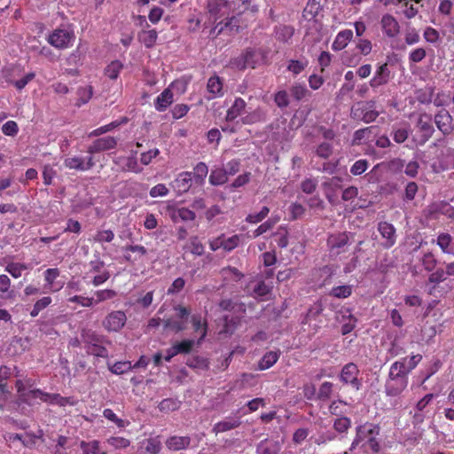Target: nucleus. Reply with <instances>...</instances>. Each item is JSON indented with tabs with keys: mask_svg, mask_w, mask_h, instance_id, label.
I'll return each mask as SVG.
<instances>
[{
	"mask_svg": "<svg viewBox=\"0 0 454 454\" xmlns=\"http://www.w3.org/2000/svg\"><path fill=\"white\" fill-rule=\"evenodd\" d=\"M32 398H38L43 403L49 404H57L61 407H65L67 405L74 406L77 403V401H75L73 397H65L61 396L59 394L47 393L40 388L29 390L27 394L22 395V402L27 405H32Z\"/></svg>",
	"mask_w": 454,
	"mask_h": 454,
	"instance_id": "nucleus-1",
	"label": "nucleus"
},
{
	"mask_svg": "<svg viewBox=\"0 0 454 454\" xmlns=\"http://www.w3.org/2000/svg\"><path fill=\"white\" fill-rule=\"evenodd\" d=\"M380 112L375 110V101H359L354 104L350 110V117L353 120L361 121L365 123L374 121Z\"/></svg>",
	"mask_w": 454,
	"mask_h": 454,
	"instance_id": "nucleus-2",
	"label": "nucleus"
},
{
	"mask_svg": "<svg viewBox=\"0 0 454 454\" xmlns=\"http://www.w3.org/2000/svg\"><path fill=\"white\" fill-rule=\"evenodd\" d=\"M350 233L347 231H337L330 233L326 239V246L329 254L337 257L348 250Z\"/></svg>",
	"mask_w": 454,
	"mask_h": 454,
	"instance_id": "nucleus-3",
	"label": "nucleus"
},
{
	"mask_svg": "<svg viewBox=\"0 0 454 454\" xmlns=\"http://www.w3.org/2000/svg\"><path fill=\"white\" fill-rule=\"evenodd\" d=\"M242 242V235L234 234L228 237L225 233L210 239L208 246L211 251L215 252L218 249H223L226 253H230L237 248Z\"/></svg>",
	"mask_w": 454,
	"mask_h": 454,
	"instance_id": "nucleus-4",
	"label": "nucleus"
},
{
	"mask_svg": "<svg viewBox=\"0 0 454 454\" xmlns=\"http://www.w3.org/2000/svg\"><path fill=\"white\" fill-rule=\"evenodd\" d=\"M127 323L126 313L122 310L109 312L102 321L104 329L109 333L120 332Z\"/></svg>",
	"mask_w": 454,
	"mask_h": 454,
	"instance_id": "nucleus-5",
	"label": "nucleus"
},
{
	"mask_svg": "<svg viewBox=\"0 0 454 454\" xmlns=\"http://www.w3.org/2000/svg\"><path fill=\"white\" fill-rule=\"evenodd\" d=\"M380 427L377 424L364 423L356 427V436L351 442L348 449L349 451H353L361 442H366L370 436L373 434H380Z\"/></svg>",
	"mask_w": 454,
	"mask_h": 454,
	"instance_id": "nucleus-6",
	"label": "nucleus"
},
{
	"mask_svg": "<svg viewBox=\"0 0 454 454\" xmlns=\"http://www.w3.org/2000/svg\"><path fill=\"white\" fill-rule=\"evenodd\" d=\"M75 35L74 32L66 29H55L48 38L51 45L57 49H67L72 46Z\"/></svg>",
	"mask_w": 454,
	"mask_h": 454,
	"instance_id": "nucleus-7",
	"label": "nucleus"
},
{
	"mask_svg": "<svg viewBox=\"0 0 454 454\" xmlns=\"http://www.w3.org/2000/svg\"><path fill=\"white\" fill-rule=\"evenodd\" d=\"M359 369L354 363L345 364L340 372V380L344 384H349L353 388L358 390L361 387V380L358 379Z\"/></svg>",
	"mask_w": 454,
	"mask_h": 454,
	"instance_id": "nucleus-8",
	"label": "nucleus"
},
{
	"mask_svg": "<svg viewBox=\"0 0 454 454\" xmlns=\"http://www.w3.org/2000/svg\"><path fill=\"white\" fill-rule=\"evenodd\" d=\"M432 121V116L428 114H420L419 116L417 127L421 133L419 142L421 145H424L427 141H428L434 132Z\"/></svg>",
	"mask_w": 454,
	"mask_h": 454,
	"instance_id": "nucleus-9",
	"label": "nucleus"
},
{
	"mask_svg": "<svg viewBox=\"0 0 454 454\" xmlns=\"http://www.w3.org/2000/svg\"><path fill=\"white\" fill-rule=\"evenodd\" d=\"M207 8L210 15L215 18V20L231 12V4L229 0H208Z\"/></svg>",
	"mask_w": 454,
	"mask_h": 454,
	"instance_id": "nucleus-10",
	"label": "nucleus"
},
{
	"mask_svg": "<svg viewBox=\"0 0 454 454\" xmlns=\"http://www.w3.org/2000/svg\"><path fill=\"white\" fill-rule=\"evenodd\" d=\"M452 116L446 109H441L434 118V121L437 129L444 135L448 136L452 133L454 127L452 124Z\"/></svg>",
	"mask_w": 454,
	"mask_h": 454,
	"instance_id": "nucleus-11",
	"label": "nucleus"
},
{
	"mask_svg": "<svg viewBox=\"0 0 454 454\" xmlns=\"http://www.w3.org/2000/svg\"><path fill=\"white\" fill-rule=\"evenodd\" d=\"M232 14L233 15L231 17L226 18L225 21H219L213 28L212 33L215 34V35H219L223 32L228 34L239 32L240 29L239 19L236 16V14Z\"/></svg>",
	"mask_w": 454,
	"mask_h": 454,
	"instance_id": "nucleus-12",
	"label": "nucleus"
},
{
	"mask_svg": "<svg viewBox=\"0 0 454 454\" xmlns=\"http://www.w3.org/2000/svg\"><path fill=\"white\" fill-rule=\"evenodd\" d=\"M377 229L384 239L382 243L383 247L387 249L392 247L396 241L395 228L394 225L382 221L378 223Z\"/></svg>",
	"mask_w": 454,
	"mask_h": 454,
	"instance_id": "nucleus-13",
	"label": "nucleus"
},
{
	"mask_svg": "<svg viewBox=\"0 0 454 454\" xmlns=\"http://www.w3.org/2000/svg\"><path fill=\"white\" fill-rule=\"evenodd\" d=\"M407 386L408 380H396L395 377L388 375L385 385V392L388 396H398L404 391Z\"/></svg>",
	"mask_w": 454,
	"mask_h": 454,
	"instance_id": "nucleus-14",
	"label": "nucleus"
},
{
	"mask_svg": "<svg viewBox=\"0 0 454 454\" xmlns=\"http://www.w3.org/2000/svg\"><path fill=\"white\" fill-rule=\"evenodd\" d=\"M117 145V139L114 137L108 136L102 138L96 139L89 147L87 152L90 154L107 151L115 148Z\"/></svg>",
	"mask_w": 454,
	"mask_h": 454,
	"instance_id": "nucleus-15",
	"label": "nucleus"
},
{
	"mask_svg": "<svg viewBox=\"0 0 454 454\" xmlns=\"http://www.w3.org/2000/svg\"><path fill=\"white\" fill-rule=\"evenodd\" d=\"M390 80V70L387 63L380 65L373 77L370 80V86L373 89L387 84Z\"/></svg>",
	"mask_w": 454,
	"mask_h": 454,
	"instance_id": "nucleus-16",
	"label": "nucleus"
},
{
	"mask_svg": "<svg viewBox=\"0 0 454 454\" xmlns=\"http://www.w3.org/2000/svg\"><path fill=\"white\" fill-rule=\"evenodd\" d=\"M380 26L385 35L389 38L395 37L400 32L398 21L390 14H385L382 16Z\"/></svg>",
	"mask_w": 454,
	"mask_h": 454,
	"instance_id": "nucleus-17",
	"label": "nucleus"
},
{
	"mask_svg": "<svg viewBox=\"0 0 454 454\" xmlns=\"http://www.w3.org/2000/svg\"><path fill=\"white\" fill-rule=\"evenodd\" d=\"M192 173L189 171L180 173L172 183V187L178 194L185 193L192 186Z\"/></svg>",
	"mask_w": 454,
	"mask_h": 454,
	"instance_id": "nucleus-18",
	"label": "nucleus"
},
{
	"mask_svg": "<svg viewBox=\"0 0 454 454\" xmlns=\"http://www.w3.org/2000/svg\"><path fill=\"white\" fill-rule=\"evenodd\" d=\"M191 443V438L189 436H178L173 435L168 437L166 442V447L173 451H178L185 450Z\"/></svg>",
	"mask_w": 454,
	"mask_h": 454,
	"instance_id": "nucleus-19",
	"label": "nucleus"
},
{
	"mask_svg": "<svg viewBox=\"0 0 454 454\" xmlns=\"http://www.w3.org/2000/svg\"><path fill=\"white\" fill-rule=\"evenodd\" d=\"M352 39L353 31L351 29L341 30L337 34L332 44V49L335 51H341L348 46V44L351 42Z\"/></svg>",
	"mask_w": 454,
	"mask_h": 454,
	"instance_id": "nucleus-20",
	"label": "nucleus"
},
{
	"mask_svg": "<svg viewBox=\"0 0 454 454\" xmlns=\"http://www.w3.org/2000/svg\"><path fill=\"white\" fill-rule=\"evenodd\" d=\"M174 95L169 88L165 89L154 100V107L158 112H164L173 103Z\"/></svg>",
	"mask_w": 454,
	"mask_h": 454,
	"instance_id": "nucleus-21",
	"label": "nucleus"
},
{
	"mask_svg": "<svg viewBox=\"0 0 454 454\" xmlns=\"http://www.w3.org/2000/svg\"><path fill=\"white\" fill-rule=\"evenodd\" d=\"M267 113L262 107H257L254 110L247 113L242 116L241 122L243 124L251 125L258 122H263L266 121Z\"/></svg>",
	"mask_w": 454,
	"mask_h": 454,
	"instance_id": "nucleus-22",
	"label": "nucleus"
},
{
	"mask_svg": "<svg viewBox=\"0 0 454 454\" xmlns=\"http://www.w3.org/2000/svg\"><path fill=\"white\" fill-rule=\"evenodd\" d=\"M207 90L211 95L210 98H215L223 95V84L218 75L211 76L207 83Z\"/></svg>",
	"mask_w": 454,
	"mask_h": 454,
	"instance_id": "nucleus-23",
	"label": "nucleus"
},
{
	"mask_svg": "<svg viewBox=\"0 0 454 454\" xmlns=\"http://www.w3.org/2000/svg\"><path fill=\"white\" fill-rule=\"evenodd\" d=\"M247 103L242 98H236L233 104L227 110L226 121H232L240 116L246 109Z\"/></svg>",
	"mask_w": 454,
	"mask_h": 454,
	"instance_id": "nucleus-24",
	"label": "nucleus"
},
{
	"mask_svg": "<svg viewBox=\"0 0 454 454\" xmlns=\"http://www.w3.org/2000/svg\"><path fill=\"white\" fill-rule=\"evenodd\" d=\"M121 168L124 172L141 173L143 168L139 166L137 159L135 155L129 157H120L118 159Z\"/></svg>",
	"mask_w": 454,
	"mask_h": 454,
	"instance_id": "nucleus-25",
	"label": "nucleus"
},
{
	"mask_svg": "<svg viewBox=\"0 0 454 454\" xmlns=\"http://www.w3.org/2000/svg\"><path fill=\"white\" fill-rule=\"evenodd\" d=\"M241 424L239 418H226L225 419L215 423L213 427L215 434L223 433L237 428Z\"/></svg>",
	"mask_w": 454,
	"mask_h": 454,
	"instance_id": "nucleus-26",
	"label": "nucleus"
},
{
	"mask_svg": "<svg viewBox=\"0 0 454 454\" xmlns=\"http://www.w3.org/2000/svg\"><path fill=\"white\" fill-rule=\"evenodd\" d=\"M280 351H269L258 362V369L261 371L267 370L272 367L278 360Z\"/></svg>",
	"mask_w": 454,
	"mask_h": 454,
	"instance_id": "nucleus-27",
	"label": "nucleus"
},
{
	"mask_svg": "<svg viewBox=\"0 0 454 454\" xmlns=\"http://www.w3.org/2000/svg\"><path fill=\"white\" fill-rule=\"evenodd\" d=\"M158 34L155 29L143 30L138 34V40L146 48H152L156 43Z\"/></svg>",
	"mask_w": 454,
	"mask_h": 454,
	"instance_id": "nucleus-28",
	"label": "nucleus"
},
{
	"mask_svg": "<svg viewBox=\"0 0 454 454\" xmlns=\"http://www.w3.org/2000/svg\"><path fill=\"white\" fill-rule=\"evenodd\" d=\"M409 373L403 362L395 361L391 364L388 375L395 377L396 380H408Z\"/></svg>",
	"mask_w": 454,
	"mask_h": 454,
	"instance_id": "nucleus-29",
	"label": "nucleus"
},
{
	"mask_svg": "<svg viewBox=\"0 0 454 454\" xmlns=\"http://www.w3.org/2000/svg\"><path fill=\"white\" fill-rule=\"evenodd\" d=\"M452 239L453 238L450 234L442 232L438 235L436 244L439 246L442 253L453 254L451 247Z\"/></svg>",
	"mask_w": 454,
	"mask_h": 454,
	"instance_id": "nucleus-30",
	"label": "nucleus"
},
{
	"mask_svg": "<svg viewBox=\"0 0 454 454\" xmlns=\"http://www.w3.org/2000/svg\"><path fill=\"white\" fill-rule=\"evenodd\" d=\"M106 443L114 450H121L130 445V441L122 436H110L106 439Z\"/></svg>",
	"mask_w": 454,
	"mask_h": 454,
	"instance_id": "nucleus-31",
	"label": "nucleus"
},
{
	"mask_svg": "<svg viewBox=\"0 0 454 454\" xmlns=\"http://www.w3.org/2000/svg\"><path fill=\"white\" fill-rule=\"evenodd\" d=\"M23 71V67H20V65L18 64H11L9 66H5L2 69V74L3 77L5 79V81L9 83H13L14 80L12 77L15 74H20Z\"/></svg>",
	"mask_w": 454,
	"mask_h": 454,
	"instance_id": "nucleus-32",
	"label": "nucleus"
},
{
	"mask_svg": "<svg viewBox=\"0 0 454 454\" xmlns=\"http://www.w3.org/2000/svg\"><path fill=\"white\" fill-rule=\"evenodd\" d=\"M351 419L345 416H340L334 419L333 429L340 434H347L348 429L351 427Z\"/></svg>",
	"mask_w": 454,
	"mask_h": 454,
	"instance_id": "nucleus-33",
	"label": "nucleus"
},
{
	"mask_svg": "<svg viewBox=\"0 0 454 454\" xmlns=\"http://www.w3.org/2000/svg\"><path fill=\"white\" fill-rule=\"evenodd\" d=\"M228 181V176L223 168L213 169L209 176V183L212 185H221Z\"/></svg>",
	"mask_w": 454,
	"mask_h": 454,
	"instance_id": "nucleus-34",
	"label": "nucleus"
},
{
	"mask_svg": "<svg viewBox=\"0 0 454 454\" xmlns=\"http://www.w3.org/2000/svg\"><path fill=\"white\" fill-rule=\"evenodd\" d=\"M122 68L123 64L120 60H114L105 68V74L111 80H115Z\"/></svg>",
	"mask_w": 454,
	"mask_h": 454,
	"instance_id": "nucleus-35",
	"label": "nucleus"
},
{
	"mask_svg": "<svg viewBox=\"0 0 454 454\" xmlns=\"http://www.w3.org/2000/svg\"><path fill=\"white\" fill-rule=\"evenodd\" d=\"M59 276V270L58 268H50L43 272L44 281L51 292H56L59 290V288L53 287V284Z\"/></svg>",
	"mask_w": 454,
	"mask_h": 454,
	"instance_id": "nucleus-36",
	"label": "nucleus"
},
{
	"mask_svg": "<svg viewBox=\"0 0 454 454\" xmlns=\"http://www.w3.org/2000/svg\"><path fill=\"white\" fill-rule=\"evenodd\" d=\"M51 302H52V299L50 296H43V297L40 298L34 304V306H33V308H32V309L30 311V316L32 317H37L39 315V313L43 309H44L48 306H50Z\"/></svg>",
	"mask_w": 454,
	"mask_h": 454,
	"instance_id": "nucleus-37",
	"label": "nucleus"
},
{
	"mask_svg": "<svg viewBox=\"0 0 454 454\" xmlns=\"http://www.w3.org/2000/svg\"><path fill=\"white\" fill-rule=\"evenodd\" d=\"M64 166L69 169L84 171V159L79 156L67 157L64 160Z\"/></svg>",
	"mask_w": 454,
	"mask_h": 454,
	"instance_id": "nucleus-38",
	"label": "nucleus"
},
{
	"mask_svg": "<svg viewBox=\"0 0 454 454\" xmlns=\"http://www.w3.org/2000/svg\"><path fill=\"white\" fill-rule=\"evenodd\" d=\"M82 338L83 342L86 344V348L89 346L96 345L98 342H103V336L97 334L91 330L82 331Z\"/></svg>",
	"mask_w": 454,
	"mask_h": 454,
	"instance_id": "nucleus-39",
	"label": "nucleus"
},
{
	"mask_svg": "<svg viewBox=\"0 0 454 454\" xmlns=\"http://www.w3.org/2000/svg\"><path fill=\"white\" fill-rule=\"evenodd\" d=\"M103 416L106 419L114 422L119 428H124L130 424L129 420L118 418L117 415L114 412V411L111 409H105L103 411Z\"/></svg>",
	"mask_w": 454,
	"mask_h": 454,
	"instance_id": "nucleus-40",
	"label": "nucleus"
},
{
	"mask_svg": "<svg viewBox=\"0 0 454 454\" xmlns=\"http://www.w3.org/2000/svg\"><path fill=\"white\" fill-rule=\"evenodd\" d=\"M192 324L195 332L200 333V340H202L207 335V323L203 321L200 315H193L192 317Z\"/></svg>",
	"mask_w": 454,
	"mask_h": 454,
	"instance_id": "nucleus-41",
	"label": "nucleus"
},
{
	"mask_svg": "<svg viewBox=\"0 0 454 454\" xmlns=\"http://www.w3.org/2000/svg\"><path fill=\"white\" fill-rule=\"evenodd\" d=\"M194 346V340H184L172 346L174 354H189Z\"/></svg>",
	"mask_w": 454,
	"mask_h": 454,
	"instance_id": "nucleus-42",
	"label": "nucleus"
},
{
	"mask_svg": "<svg viewBox=\"0 0 454 454\" xmlns=\"http://www.w3.org/2000/svg\"><path fill=\"white\" fill-rule=\"evenodd\" d=\"M308 64H309V62L306 59H304V60L291 59V60H289L286 68L294 75H298L308 67Z\"/></svg>",
	"mask_w": 454,
	"mask_h": 454,
	"instance_id": "nucleus-43",
	"label": "nucleus"
},
{
	"mask_svg": "<svg viewBox=\"0 0 454 454\" xmlns=\"http://www.w3.org/2000/svg\"><path fill=\"white\" fill-rule=\"evenodd\" d=\"M78 95V103L77 105L80 106L84 105L90 101L93 95V88L90 85L85 87H80L77 90Z\"/></svg>",
	"mask_w": 454,
	"mask_h": 454,
	"instance_id": "nucleus-44",
	"label": "nucleus"
},
{
	"mask_svg": "<svg viewBox=\"0 0 454 454\" xmlns=\"http://www.w3.org/2000/svg\"><path fill=\"white\" fill-rule=\"evenodd\" d=\"M421 264L425 270L433 271L437 264V260L432 252H427L420 259Z\"/></svg>",
	"mask_w": 454,
	"mask_h": 454,
	"instance_id": "nucleus-45",
	"label": "nucleus"
},
{
	"mask_svg": "<svg viewBox=\"0 0 454 454\" xmlns=\"http://www.w3.org/2000/svg\"><path fill=\"white\" fill-rule=\"evenodd\" d=\"M28 269V266L25 263L20 262H11L5 267V271L10 273L14 278H18L21 276L22 271Z\"/></svg>",
	"mask_w": 454,
	"mask_h": 454,
	"instance_id": "nucleus-46",
	"label": "nucleus"
},
{
	"mask_svg": "<svg viewBox=\"0 0 454 454\" xmlns=\"http://www.w3.org/2000/svg\"><path fill=\"white\" fill-rule=\"evenodd\" d=\"M290 92L293 98L297 101L303 99L309 94L306 86L301 83L294 84L290 89Z\"/></svg>",
	"mask_w": 454,
	"mask_h": 454,
	"instance_id": "nucleus-47",
	"label": "nucleus"
},
{
	"mask_svg": "<svg viewBox=\"0 0 454 454\" xmlns=\"http://www.w3.org/2000/svg\"><path fill=\"white\" fill-rule=\"evenodd\" d=\"M352 294V288L350 286H338L331 289L329 294L335 298H348Z\"/></svg>",
	"mask_w": 454,
	"mask_h": 454,
	"instance_id": "nucleus-48",
	"label": "nucleus"
},
{
	"mask_svg": "<svg viewBox=\"0 0 454 454\" xmlns=\"http://www.w3.org/2000/svg\"><path fill=\"white\" fill-rule=\"evenodd\" d=\"M252 0H233L231 1V13L237 16L245 12L250 6Z\"/></svg>",
	"mask_w": 454,
	"mask_h": 454,
	"instance_id": "nucleus-49",
	"label": "nucleus"
},
{
	"mask_svg": "<svg viewBox=\"0 0 454 454\" xmlns=\"http://www.w3.org/2000/svg\"><path fill=\"white\" fill-rule=\"evenodd\" d=\"M208 173V168L206 163L199 162L193 168V176L199 184L203 183Z\"/></svg>",
	"mask_w": 454,
	"mask_h": 454,
	"instance_id": "nucleus-50",
	"label": "nucleus"
},
{
	"mask_svg": "<svg viewBox=\"0 0 454 454\" xmlns=\"http://www.w3.org/2000/svg\"><path fill=\"white\" fill-rule=\"evenodd\" d=\"M422 360V356L420 354L412 355L410 357H403L399 362H403V365L405 366L406 370L411 372L412 370H414L417 365L420 363Z\"/></svg>",
	"mask_w": 454,
	"mask_h": 454,
	"instance_id": "nucleus-51",
	"label": "nucleus"
},
{
	"mask_svg": "<svg viewBox=\"0 0 454 454\" xmlns=\"http://www.w3.org/2000/svg\"><path fill=\"white\" fill-rule=\"evenodd\" d=\"M256 54L255 51L253 50H247L246 52L242 56L243 64L241 66V68H247L251 67L254 68L257 60L255 59Z\"/></svg>",
	"mask_w": 454,
	"mask_h": 454,
	"instance_id": "nucleus-52",
	"label": "nucleus"
},
{
	"mask_svg": "<svg viewBox=\"0 0 454 454\" xmlns=\"http://www.w3.org/2000/svg\"><path fill=\"white\" fill-rule=\"evenodd\" d=\"M333 384L329 381H325L321 384L318 392L317 399L321 401L328 400L333 393Z\"/></svg>",
	"mask_w": 454,
	"mask_h": 454,
	"instance_id": "nucleus-53",
	"label": "nucleus"
},
{
	"mask_svg": "<svg viewBox=\"0 0 454 454\" xmlns=\"http://www.w3.org/2000/svg\"><path fill=\"white\" fill-rule=\"evenodd\" d=\"M145 450L150 454H158L161 450V442L158 438H149L145 441Z\"/></svg>",
	"mask_w": 454,
	"mask_h": 454,
	"instance_id": "nucleus-54",
	"label": "nucleus"
},
{
	"mask_svg": "<svg viewBox=\"0 0 454 454\" xmlns=\"http://www.w3.org/2000/svg\"><path fill=\"white\" fill-rule=\"evenodd\" d=\"M274 102L279 108L287 107L290 104L289 96L286 90H282L275 93Z\"/></svg>",
	"mask_w": 454,
	"mask_h": 454,
	"instance_id": "nucleus-55",
	"label": "nucleus"
},
{
	"mask_svg": "<svg viewBox=\"0 0 454 454\" xmlns=\"http://www.w3.org/2000/svg\"><path fill=\"white\" fill-rule=\"evenodd\" d=\"M369 167V162L365 159L356 160L350 168V173L354 176H359L364 173Z\"/></svg>",
	"mask_w": 454,
	"mask_h": 454,
	"instance_id": "nucleus-56",
	"label": "nucleus"
},
{
	"mask_svg": "<svg viewBox=\"0 0 454 454\" xmlns=\"http://www.w3.org/2000/svg\"><path fill=\"white\" fill-rule=\"evenodd\" d=\"M87 352L98 357L106 358L108 356V350L102 345V342L87 347Z\"/></svg>",
	"mask_w": 454,
	"mask_h": 454,
	"instance_id": "nucleus-57",
	"label": "nucleus"
},
{
	"mask_svg": "<svg viewBox=\"0 0 454 454\" xmlns=\"http://www.w3.org/2000/svg\"><path fill=\"white\" fill-rule=\"evenodd\" d=\"M373 129H375L374 126H370L356 130L353 136L354 144H361L362 140L369 138Z\"/></svg>",
	"mask_w": 454,
	"mask_h": 454,
	"instance_id": "nucleus-58",
	"label": "nucleus"
},
{
	"mask_svg": "<svg viewBox=\"0 0 454 454\" xmlns=\"http://www.w3.org/2000/svg\"><path fill=\"white\" fill-rule=\"evenodd\" d=\"M316 154L322 159H328L333 154V146L327 142L318 145L316 149Z\"/></svg>",
	"mask_w": 454,
	"mask_h": 454,
	"instance_id": "nucleus-59",
	"label": "nucleus"
},
{
	"mask_svg": "<svg viewBox=\"0 0 454 454\" xmlns=\"http://www.w3.org/2000/svg\"><path fill=\"white\" fill-rule=\"evenodd\" d=\"M95 295L97 297L96 303H99L107 300L114 299L117 295V293L113 289H103L96 291Z\"/></svg>",
	"mask_w": 454,
	"mask_h": 454,
	"instance_id": "nucleus-60",
	"label": "nucleus"
},
{
	"mask_svg": "<svg viewBox=\"0 0 454 454\" xmlns=\"http://www.w3.org/2000/svg\"><path fill=\"white\" fill-rule=\"evenodd\" d=\"M224 172L228 176H234L240 170V160L232 159L228 161L223 168Z\"/></svg>",
	"mask_w": 454,
	"mask_h": 454,
	"instance_id": "nucleus-61",
	"label": "nucleus"
},
{
	"mask_svg": "<svg viewBox=\"0 0 454 454\" xmlns=\"http://www.w3.org/2000/svg\"><path fill=\"white\" fill-rule=\"evenodd\" d=\"M114 239V233L111 230L98 231L94 236V240L98 243L111 242Z\"/></svg>",
	"mask_w": 454,
	"mask_h": 454,
	"instance_id": "nucleus-62",
	"label": "nucleus"
},
{
	"mask_svg": "<svg viewBox=\"0 0 454 454\" xmlns=\"http://www.w3.org/2000/svg\"><path fill=\"white\" fill-rule=\"evenodd\" d=\"M275 236L278 237L276 242L279 247L285 248L288 246V232L286 228L280 227Z\"/></svg>",
	"mask_w": 454,
	"mask_h": 454,
	"instance_id": "nucleus-63",
	"label": "nucleus"
},
{
	"mask_svg": "<svg viewBox=\"0 0 454 454\" xmlns=\"http://www.w3.org/2000/svg\"><path fill=\"white\" fill-rule=\"evenodd\" d=\"M190 251L194 255H201L204 253V246L196 236L190 239Z\"/></svg>",
	"mask_w": 454,
	"mask_h": 454,
	"instance_id": "nucleus-64",
	"label": "nucleus"
}]
</instances>
